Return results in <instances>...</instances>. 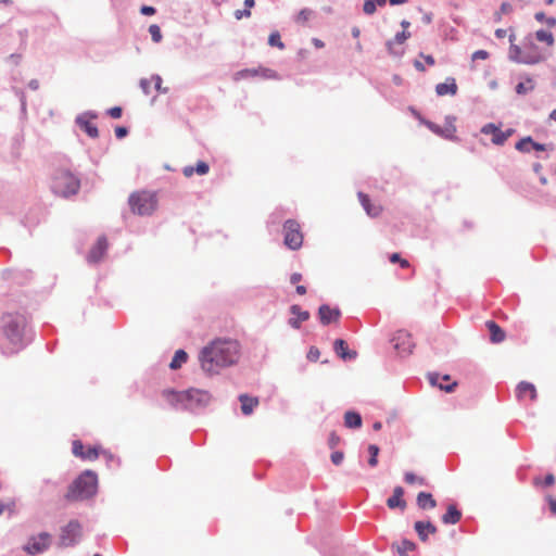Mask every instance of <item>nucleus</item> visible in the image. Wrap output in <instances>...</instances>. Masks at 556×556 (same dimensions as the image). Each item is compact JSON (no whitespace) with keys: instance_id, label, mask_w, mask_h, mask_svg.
Returning a JSON list of instances; mask_svg holds the SVG:
<instances>
[{"instance_id":"f257e3e1","label":"nucleus","mask_w":556,"mask_h":556,"mask_svg":"<svg viewBox=\"0 0 556 556\" xmlns=\"http://www.w3.org/2000/svg\"><path fill=\"white\" fill-rule=\"evenodd\" d=\"M240 345L231 339H216L205 345L200 354L201 368L208 375L218 374L220 369L239 361Z\"/></svg>"},{"instance_id":"f03ea898","label":"nucleus","mask_w":556,"mask_h":556,"mask_svg":"<svg viewBox=\"0 0 556 556\" xmlns=\"http://www.w3.org/2000/svg\"><path fill=\"white\" fill-rule=\"evenodd\" d=\"M25 326L24 315L16 313L2 316L0 348L4 354H13L22 349Z\"/></svg>"},{"instance_id":"7ed1b4c3","label":"nucleus","mask_w":556,"mask_h":556,"mask_svg":"<svg viewBox=\"0 0 556 556\" xmlns=\"http://www.w3.org/2000/svg\"><path fill=\"white\" fill-rule=\"evenodd\" d=\"M97 485V475L86 470L70 485L65 498L71 502L89 498L96 494Z\"/></svg>"},{"instance_id":"20e7f679","label":"nucleus","mask_w":556,"mask_h":556,"mask_svg":"<svg viewBox=\"0 0 556 556\" xmlns=\"http://www.w3.org/2000/svg\"><path fill=\"white\" fill-rule=\"evenodd\" d=\"M80 188V181L72 173L60 169L52 179V190L61 197L76 194Z\"/></svg>"},{"instance_id":"39448f33","label":"nucleus","mask_w":556,"mask_h":556,"mask_svg":"<svg viewBox=\"0 0 556 556\" xmlns=\"http://www.w3.org/2000/svg\"><path fill=\"white\" fill-rule=\"evenodd\" d=\"M128 204L132 213L150 215L157 206L156 194L149 191H136L129 195Z\"/></svg>"},{"instance_id":"423d86ee","label":"nucleus","mask_w":556,"mask_h":556,"mask_svg":"<svg viewBox=\"0 0 556 556\" xmlns=\"http://www.w3.org/2000/svg\"><path fill=\"white\" fill-rule=\"evenodd\" d=\"M283 243L290 250H299L303 244V233L300 224L294 219H288L283 224Z\"/></svg>"},{"instance_id":"0eeeda50","label":"nucleus","mask_w":556,"mask_h":556,"mask_svg":"<svg viewBox=\"0 0 556 556\" xmlns=\"http://www.w3.org/2000/svg\"><path fill=\"white\" fill-rule=\"evenodd\" d=\"M83 535L81 525L77 520H71L61 529L59 538L60 547L73 546L79 542Z\"/></svg>"},{"instance_id":"6e6552de","label":"nucleus","mask_w":556,"mask_h":556,"mask_svg":"<svg viewBox=\"0 0 556 556\" xmlns=\"http://www.w3.org/2000/svg\"><path fill=\"white\" fill-rule=\"evenodd\" d=\"M52 542V535L48 532H41L38 535L29 538L28 542L24 545V551L29 555H37L46 552Z\"/></svg>"},{"instance_id":"1a4fd4ad","label":"nucleus","mask_w":556,"mask_h":556,"mask_svg":"<svg viewBox=\"0 0 556 556\" xmlns=\"http://www.w3.org/2000/svg\"><path fill=\"white\" fill-rule=\"evenodd\" d=\"M425 125L435 135L441 136L445 139H455L456 126L455 117L447 116L445 118L444 126H439L432 122H425Z\"/></svg>"},{"instance_id":"9d476101","label":"nucleus","mask_w":556,"mask_h":556,"mask_svg":"<svg viewBox=\"0 0 556 556\" xmlns=\"http://www.w3.org/2000/svg\"><path fill=\"white\" fill-rule=\"evenodd\" d=\"M481 132L484 135L492 136V143L496 146H503L507 139L514 134V129L502 130L498 126L493 123L485 124L481 128Z\"/></svg>"},{"instance_id":"9b49d317","label":"nucleus","mask_w":556,"mask_h":556,"mask_svg":"<svg viewBox=\"0 0 556 556\" xmlns=\"http://www.w3.org/2000/svg\"><path fill=\"white\" fill-rule=\"evenodd\" d=\"M73 454L84 460H96L99 457V448L97 446L86 447L81 441L75 440L72 444Z\"/></svg>"},{"instance_id":"f8f14e48","label":"nucleus","mask_w":556,"mask_h":556,"mask_svg":"<svg viewBox=\"0 0 556 556\" xmlns=\"http://www.w3.org/2000/svg\"><path fill=\"white\" fill-rule=\"evenodd\" d=\"M509 56L513 61L525 64H536L545 59L541 52H536L534 55H523L521 48L516 45L510 46Z\"/></svg>"},{"instance_id":"ddd939ff","label":"nucleus","mask_w":556,"mask_h":556,"mask_svg":"<svg viewBox=\"0 0 556 556\" xmlns=\"http://www.w3.org/2000/svg\"><path fill=\"white\" fill-rule=\"evenodd\" d=\"M394 348L401 354H410L415 346V343L413 342L410 334L403 330L396 333V336L394 337Z\"/></svg>"},{"instance_id":"4468645a","label":"nucleus","mask_w":556,"mask_h":556,"mask_svg":"<svg viewBox=\"0 0 556 556\" xmlns=\"http://www.w3.org/2000/svg\"><path fill=\"white\" fill-rule=\"evenodd\" d=\"M318 315L323 325H329L331 323H338L341 316V311L337 307H330L327 304L319 306Z\"/></svg>"},{"instance_id":"2eb2a0df","label":"nucleus","mask_w":556,"mask_h":556,"mask_svg":"<svg viewBox=\"0 0 556 556\" xmlns=\"http://www.w3.org/2000/svg\"><path fill=\"white\" fill-rule=\"evenodd\" d=\"M108 249V241L104 237L97 240L96 244L91 248L88 253V262L97 263L104 256Z\"/></svg>"},{"instance_id":"dca6fc26","label":"nucleus","mask_w":556,"mask_h":556,"mask_svg":"<svg viewBox=\"0 0 556 556\" xmlns=\"http://www.w3.org/2000/svg\"><path fill=\"white\" fill-rule=\"evenodd\" d=\"M357 197L362 206L370 217H377L381 214L382 206L380 204L371 203L369 197L366 193L358 192Z\"/></svg>"},{"instance_id":"f3484780","label":"nucleus","mask_w":556,"mask_h":556,"mask_svg":"<svg viewBox=\"0 0 556 556\" xmlns=\"http://www.w3.org/2000/svg\"><path fill=\"white\" fill-rule=\"evenodd\" d=\"M458 87L455 78L447 77L444 83H440L435 86V92L440 97L444 96H455L457 93Z\"/></svg>"},{"instance_id":"a211bd4d","label":"nucleus","mask_w":556,"mask_h":556,"mask_svg":"<svg viewBox=\"0 0 556 556\" xmlns=\"http://www.w3.org/2000/svg\"><path fill=\"white\" fill-rule=\"evenodd\" d=\"M333 350L336 354L342 359H353L357 356L355 351H350L348 348V343L343 339H337L333 342Z\"/></svg>"},{"instance_id":"6ab92c4d","label":"nucleus","mask_w":556,"mask_h":556,"mask_svg":"<svg viewBox=\"0 0 556 556\" xmlns=\"http://www.w3.org/2000/svg\"><path fill=\"white\" fill-rule=\"evenodd\" d=\"M404 490L402 486H395L393 490L392 496H390L387 501V505L389 508H406V502L403 500Z\"/></svg>"},{"instance_id":"aec40b11","label":"nucleus","mask_w":556,"mask_h":556,"mask_svg":"<svg viewBox=\"0 0 556 556\" xmlns=\"http://www.w3.org/2000/svg\"><path fill=\"white\" fill-rule=\"evenodd\" d=\"M414 528L421 541H427L429 534L437 532V527L430 521H416Z\"/></svg>"},{"instance_id":"412c9836","label":"nucleus","mask_w":556,"mask_h":556,"mask_svg":"<svg viewBox=\"0 0 556 556\" xmlns=\"http://www.w3.org/2000/svg\"><path fill=\"white\" fill-rule=\"evenodd\" d=\"M290 311L292 315L296 316L289 320L290 326L295 329L300 328L301 323L306 321L309 318V313L307 311H302L299 305H292Z\"/></svg>"},{"instance_id":"4be33fe9","label":"nucleus","mask_w":556,"mask_h":556,"mask_svg":"<svg viewBox=\"0 0 556 556\" xmlns=\"http://www.w3.org/2000/svg\"><path fill=\"white\" fill-rule=\"evenodd\" d=\"M241 403V412L243 415H251L255 407L258 406V399L249 396L248 394H241L239 396Z\"/></svg>"},{"instance_id":"5701e85b","label":"nucleus","mask_w":556,"mask_h":556,"mask_svg":"<svg viewBox=\"0 0 556 556\" xmlns=\"http://www.w3.org/2000/svg\"><path fill=\"white\" fill-rule=\"evenodd\" d=\"M529 396L531 401L536 399V389L532 383L522 381L517 387V397L522 400Z\"/></svg>"},{"instance_id":"b1692460","label":"nucleus","mask_w":556,"mask_h":556,"mask_svg":"<svg viewBox=\"0 0 556 556\" xmlns=\"http://www.w3.org/2000/svg\"><path fill=\"white\" fill-rule=\"evenodd\" d=\"M485 326L490 331V339L493 343H500L504 341L505 332L495 321L488 320Z\"/></svg>"},{"instance_id":"393cba45","label":"nucleus","mask_w":556,"mask_h":556,"mask_svg":"<svg viewBox=\"0 0 556 556\" xmlns=\"http://www.w3.org/2000/svg\"><path fill=\"white\" fill-rule=\"evenodd\" d=\"M210 170V166L207 163H205L204 161H199L195 165V167L193 166H186L184 167L182 169V174L185 175V177L187 178H190L194 173H197L198 175H206Z\"/></svg>"},{"instance_id":"a878e982","label":"nucleus","mask_w":556,"mask_h":556,"mask_svg":"<svg viewBox=\"0 0 556 556\" xmlns=\"http://www.w3.org/2000/svg\"><path fill=\"white\" fill-rule=\"evenodd\" d=\"M79 127L91 138H97L99 136V130L97 126L85 116H79L76 119Z\"/></svg>"},{"instance_id":"bb28decb","label":"nucleus","mask_w":556,"mask_h":556,"mask_svg":"<svg viewBox=\"0 0 556 556\" xmlns=\"http://www.w3.org/2000/svg\"><path fill=\"white\" fill-rule=\"evenodd\" d=\"M462 518L460 510L457 509L455 505H450L447 507L446 513L442 516V521L446 525H455Z\"/></svg>"},{"instance_id":"cd10ccee","label":"nucleus","mask_w":556,"mask_h":556,"mask_svg":"<svg viewBox=\"0 0 556 556\" xmlns=\"http://www.w3.org/2000/svg\"><path fill=\"white\" fill-rule=\"evenodd\" d=\"M417 505L422 509H432L437 506V502L431 493L420 492L417 495Z\"/></svg>"},{"instance_id":"c85d7f7f","label":"nucleus","mask_w":556,"mask_h":556,"mask_svg":"<svg viewBox=\"0 0 556 556\" xmlns=\"http://www.w3.org/2000/svg\"><path fill=\"white\" fill-rule=\"evenodd\" d=\"M344 425L348 428L357 429L362 426V417L358 413L346 412L344 414Z\"/></svg>"},{"instance_id":"c756f323","label":"nucleus","mask_w":556,"mask_h":556,"mask_svg":"<svg viewBox=\"0 0 556 556\" xmlns=\"http://www.w3.org/2000/svg\"><path fill=\"white\" fill-rule=\"evenodd\" d=\"M188 359V354L184 350H178L175 352V355L169 364L172 369H178L185 364Z\"/></svg>"},{"instance_id":"7c9ffc66","label":"nucleus","mask_w":556,"mask_h":556,"mask_svg":"<svg viewBox=\"0 0 556 556\" xmlns=\"http://www.w3.org/2000/svg\"><path fill=\"white\" fill-rule=\"evenodd\" d=\"M255 77H257V72L255 71V68H245V70L236 72L232 76V79L235 81H240L243 79L255 78Z\"/></svg>"},{"instance_id":"2f4dec72","label":"nucleus","mask_w":556,"mask_h":556,"mask_svg":"<svg viewBox=\"0 0 556 556\" xmlns=\"http://www.w3.org/2000/svg\"><path fill=\"white\" fill-rule=\"evenodd\" d=\"M416 548V544L409 540L403 539L397 545L396 549L401 556H406L408 552Z\"/></svg>"},{"instance_id":"473e14b6","label":"nucleus","mask_w":556,"mask_h":556,"mask_svg":"<svg viewBox=\"0 0 556 556\" xmlns=\"http://www.w3.org/2000/svg\"><path fill=\"white\" fill-rule=\"evenodd\" d=\"M535 38L541 42H545L548 47H552L555 41L553 34L544 29L538 30L535 33Z\"/></svg>"},{"instance_id":"72a5a7b5","label":"nucleus","mask_w":556,"mask_h":556,"mask_svg":"<svg viewBox=\"0 0 556 556\" xmlns=\"http://www.w3.org/2000/svg\"><path fill=\"white\" fill-rule=\"evenodd\" d=\"M534 89V83L532 78H527L526 81H521L516 86V92L518 94H526Z\"/></svg>"},{"instance_id":"f704fd0d","label":"nucleus","mask_w":556,"mask_h":556,"mask_svg":"<svg viewBox=\"0 0 556 556\" xmlns=\"http://www.w3.org/2000/svg\"><path fill=\"white\" fill-rule=\"evenodd\" d=\"M404 480L407 484H419V485H426L427 480L424 477L416 476L413 472H406L404 475Z\"/></svg>"},{"instance_id":"c9c22d12","label":"nucleus","mask_w":556,"mask_h":556,"mask_svg":"<svg viewBox=\"0 0 556 556\" xmlns=\"http://www.w3.org/2000/svg\"><path fill=\"white\" fill-rule=\"evenodd\" d=\"M255 71L257 72V77H262L264 79H278L279 78L277 72H275L271 68H266V67L260 66V67L255 68Z\"/></svg>"},{"instance_id":"e433bc0d","label":"nucleus","mask_w":556,"mask_h":556,"mask_svg":"<svg viewBox=\"0 0 556 556\" xmlns=\"http://www.w3.org/2000/svg\"><path fill=\"white\" fill-rule=\"evenodd\" d=\"M531 143H532V138L531 137L522 138L521 140H519L516 143V149L518 151H520V152L528 153L532 149V144Z\"/></svg>"},{"instance_id":"4c0bfd02","label":"nucleus","mask_w":556,"mask_h":556,"mask_svg":"<svg viewBox=\"0 0 556 556\" xmlns=\"http://www.w3.org/2000/svg\"><path fill=\"white\" fill-rule=\"evenodd\" d=\"M409 37H410V33H409V31H407V30H403V31H401V33H397V34L395 35V37H394V40H393V41H389V42L387 43V46H388L389 50L391 51V50H392V46H393V43H394V42L402 45V43H404V42H405Z\"/></svg>"},{"instance_id":"58836bf2","label":"nucleus","mask_w":556,"mask_h":556,"mask_svg":"<svg viewBox=\"0 0 556 556\" xmlns=\"http://www.w3.org/2000/svg\"><path fill=\"white\" fill-rule=\"evenodd\" d=\"M368 452L370 454V457H369V460H368V464L369 466L371 467H376L377 464H378V454H379V447L375 444H370L368 446Z\"/></svg>"},{"instance_id":"ea45409f","label":"nucleus","mask_w":556,"mask_h":556,"mask_svg":"<svg viewBox=\"0 0 556 556\" xmlns=\"http://www.w3.org/2000/svg\"><path fill=\"white\" fill-rule=\"evenodd\" d=\"M513 12V5L509 2H503L501 4L500 11L495 13L496 21H501L503 15L509 14Z\"/></svg>"},{"instance_id":"a19ab883","label":"nucleus","mask_w":556,"mask_h":556,"mask_svg":"<svg viewBox=\"0 0 556 556\" xmlns=\"http://www.w3.org/2000/svg\"><path fill=\"white\" fill-rule=\"evenodd\" d=\"M268 43H269V46L277 47V48L281 49V50L285 48V45L281 41L280 35L277 31L271 33L269 35Z\"/></svg>"},{"instance_id":"79ce46f5","label":"nucleus","mask_w":556,"mask_h":556,"mask_svg":"<svg viewBox=\"0 0 556 556\" xmlns=\"http://www.w3.org/2000/svg\"><path fill=\"white\" fill-rule=\"evenodd\" d=\"M429 379H430L431 384H433V386L438 384L440 387V389L445 390L447 392H451L454 389V387L456 386V382H453L452 384H448V386H443L442 383H439L438 380L440 379V377L438 375H431L429 377Z\"/></svg>"},{"instance_id":"37998d69","label":"nucleus","mask_w":556,"mask_h":556,"mask_svg":"<svg viewBox=\"0 0 556 556\" xmlns=\"http://www.w3.org/2000/svg\"><path fill=\"white\" fill-rule=\"evenodd\" d=\"M149 33H150V35L152 37V40L154 42H160L162 40L161 28L156 24L150 25Z\"/></svg>"},{"instance_id":"c03bdc74","label":"nucleus","mask_w":556,"mask_h":556,"mask_svg":"<svg viewBox=\"0 0 556 556\" xmlns=\"http://www.w3.org/2000/svg\"><path fill=\"white\" fill-rule=\"evenodd\" d=\"M535 20L541 23L545 22L549 27L556 26V18L555 17H546L544 12L535 13Z\"/></svg>"},{"instance_id":"a18cd8bd","label":"nucleus","mask_w":556,"mask_h":556,"mask_svg":"<svg viewBox=\"0 0 556 556\" xmlns=\"http://www.w3.org/2000/svg\"><path fill=\"white\" fill-rule=\"evenodd\" d=\"M376 0H365L363 11L365 14L371 15L376 12Z\"/></svg>"},{"instance_id":"49530a36","label":"nucleus","mask_w":556,"mask_h":556,"mask_svg":"<svg viewBox=\"0 0 556 556\" xmlns=\"http://www.w3.org/2000/svg\"><path fill=\"white\" fill-rule=\"evenodd\" d=\"M390 262L391 263H399L401 265V267H403V268H407L409 266L408 261L405 260V258H402L399 253H392L390 255Z\"/></svg>"},{"instance_id":"de8ad7c7","label":"nucleus","mask_w":556,"mask_h":556,"mask_svg":"<svg viewBox=\"0 0 556 556\" xmlns=\"http://www.w3.org/2000/svg\"><path fill=\"white\" fill-rule=\"evenodd\" d=\"M534 483L535 484H540L541 483V480L539 478H536L534 480ZM555 483V477L553 473H547L545 477H544V480L542 481V484L544 486H552L553 484Z\"/></svg>"},{"instance_id":"09e8293b","label":"nucleus","mask_w":556,"mask_h":556,"mask_svg":"<svg viewBox=\"0 0 556 556\" xmlns=\"http://www.w3.org/2000/svg\"><path fill=\"white\" fill-rule=\"evenodd\" d=\"M312 15V11L308 10V9H303L299 12L298 16H296V21L300 22V23H305L309 20Z\"/></svg>"},{"instance_id":"8fccbe9b","label":"nucleus","mask_w":556,"mask_h":556,"mask_svg":"<svg viewBox=\"0 0 556 556\" xmlns=\"http://www.w3.org/2000/svg\"><path fill=\"white\" fill-rule=\"evenodd\" d=\"M489 52L485 50H477L472 53L471 60L475 62L477 60H486L489 58Z\"/></svg>"},{"instance_id":"3c124183","label":"nucleus","mask_w":556,"mask_h":556,"mask_svg":"<svg viewBox=\"0 0 556 556\" xmlns=\"http://www.w3.org/2000/svg\"><path fill=\"white\" fill-rule=\"evenodd\" d=\"M340 437L334 431H332L328 439V445L330 448H334L340 443Z\"/></svg>"},{"instance_id":"603ef678","label":"nucleus","mask_w":556,"mask_h":556,"mask_svg":"<svg viewBox=\"0 0 556 556\" xmlns=\"http://www.w3.org/2000/svg\"><path fill=\"white\" fill-rule=\"evenodd\" d=\"M151 83L154 84V87L157 91H161V92H166L167 89L166 88H162V78L159 76V75H155V76H152L151 78Z\"/></svg>"},{"instance_id":"864d4df0","label":"nucleus","mask_w":556,"mask_h":556,"mask_svg":"<svg viewBox=\"0 0 556 556\" xmlns=\"http://www.w3.org/2000/svg\"><path fill=\"white\" fill-rule=\"evenodd\" d=\"M343 458L344 454L341 451H336L331 454V462L337 466L343 462Z\"/></svg>"},{"instance_id":"5fc2aeb1","label":"nucleus","mask_w":556,"mask_h":556,"mask_svg":"<svg viewBox=\"0 0 556 556\" xmlns=\"http://www.w3.org/2000/svg\"><path fill=\"white\" fill-rule=\"evenodd\" d=\"M320 352L317 348H311L307 353V358L312 362H316L319 358Z\"/></svg>"},{"instance_id":"6e6d98bb","label":"nucleus","mask_w":556,"mask_h":556,"mask_svg":"<svg viewBox=\"0 0 556 556\" xmlns=\"http://www.w3.org/2000/svg\"><path fill=\"white\" fill-rule=\"evenodd\" d=\"M122 108L119 106H114V108H111L109 110V115L112 117V118H119L122 116Z\"/></svg>"},{"instance_id":"4d7b16f0","label":"nucleus","mask_w":556,"mask_h":556,"mask_svg":"<svg viewBox=\"0 0 556 556\" xmlns=\"http://www.w3.org/2000/svg\"><path fill=\"white\" fill-rule=\"evenodd\" d=\"M250 15H251V12H250L249 9H247V10H237L235 12V17L237 20H241L242 17H249Z\"/></svg>"},{"instance_id":"13d9d810","label":"nucleus","mask_w":556,"mask_h":556,"mask_svg":"<svg viewBox=\"0 0 556 556\" xmlns=\"http://www.w3.org/2000/svg\"><path fill=\"white\" fill-rule=\"evenodd\" d=\"M128 130L126 127H123V126H118L115 128V136L118 138V139H122L124 138L126 135H127Z\"/></svg>"},{"instance_id":"bf43d9fd","label":"nucleus","mask_w":556,"mask_h":556,"mask_svg":"<svg viewBox=\"0 0 556 556\" xmlns=\"http://www.w3.org/2000/svg\"><path fill=\"white\" fill-rule=\"evenodd\" d=\"M140 12L143 15H153L155 13V9L153 7H150V5H142L141 9H140Z\"/></svg>"},{"instance_id":"052dcab7","label":"nucleus","mask_w":556,"mask_h":556,"mask_svg":"<svg viewBox=\"0 0 556 556\" xmlns=\"http://www.w3.org/2000/svg\"><path fill=\"white\" fill-rule=\"evenodd\" d=\"M420 56L426 61V63L429 66H433L435 64L434 58L432 55H426L421 53Z\"/></svg>"},{"instance_id":"680f3d73","label":"nucleus","mask_w":556,"mask_h":556,"mask_svg":"<svg viewBox=\"0 0 556 556\" xmlns=\"http://www.w3.org/2000/svg\"><path fill=\"white\" fill-rule=\"evenodd\" d=\"M150 85H151V80H148V79H141V81H140V86H141V88L143 89V91H144L146 93H149V87H150Z\"/></svg>"},{"instance_id":"e2e57ef3","label":"nucleus","mask_w":556,"mask_h":556,"mask_svg":"<svg viewBox=\"0 0 556 556\" xmlns=\"http://www.w3.org/2000/svg\"><path fill=\"white\" fill-rule=\"evenodd\" d=\"M547 501H548V505H549V509H551V511H552L553 514H556V500L549 496V497L547 498Z\"/></svg>"},{"instance_id":"0e129e2a","label":"nucleus","mask_w":556,"mask_h":556,"mask_svg":"<svg viewBox=\"0 0 556 556\" xmlns=\"http://www.w3.org/2000/svg\"><path fill=\"white\" fill-rule=\"evenodd\" d=\"M302 279V275L300 273H293L290 277L292 283H298Z\"/></svg>"},{"instance_id":"69168bd1","label":"nucleus","mask_w":556,"mask_h":556,"mask_svg":"<svg viewBox=\"0 0 556 556\" xmlns=\"http://www.w3.org/2000/svg\"><path fill=\"white\" fill-rule=\"evenodd\" d=\"M414 66H415V68H416L417 71H419V72H425V71H426V68H425L424 64H422L420 61H418V60H416V61L414 62Z\"/></svg>"},{"instance_id":"338daca9","label":"nucleus","mask_w":556,"mask_h":556,"mask_svg":"<svg viewBox=\"0 0 556 556\" xmlns=\"http://www.w3.org/2000/svg\"><path fill=\"white\" fill-rule=\"evenodd\" d=\"M531 144H532V149H534V150H538V151H544L545 150V147L543 144L534 142L533 140H532Z\"/></svg>"},{"instance_id":"774afa93","label":"nucleus","mask_w":556,"mask_h":556,"mask_svg":"<svg viewBox=\"0 0 556 556\" xmlns=\"http://www.w3.org/2000/svg\"><path fill=\"white\" fill-rule=\"evenodd\" d=\"M495 36L497 38H504L506 36V30L502 29V28H498V29L495 30Z\"/></svg>"}]
</instances>
